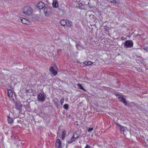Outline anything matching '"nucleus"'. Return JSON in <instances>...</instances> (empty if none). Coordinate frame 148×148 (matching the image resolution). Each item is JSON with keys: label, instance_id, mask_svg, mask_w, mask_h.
I'll use <instances>...</instances> for the list:
<instances>
[{"label": "nucleus", "instance_id": "38", "mask_svg": "<svg viewBox=\"0 0 148 148\" xmlns=\"http://www.w3.org/2000/svg\"><path fill=\"white\" fill-rule=\"evenodd\" d=\"M147 141H148V139H147Z\"/></svg>", "mask_w": 148, "mask_h": 148}, {"label": "nucleus", "instance_id": "8", "mask_svg": "<svg viewBox=\"0 0 148 148\" xmlns=\"http://www.w3.org/2000/svg\"><path fill=\"white\" fill-rule=\"evenodd\" d=\"M116 127L120 130L121 133L122 134H123L125 130L124 127L120 125L117 123H116Z\"/></svg>", "mask_w": 148, "mask_h": 148}, {"label": "nucleus", "instance_id": "5", "mask_svg": "<svg viewBox=\"0 0 148 148\" xmlns=\"http://www.w3.org/2000/svg\"><path fill=\"white\" fill-rule=\"evenodd\" d=\"M118 99L119 101L123 103L125 106H128L125 99L124 98L122 95H121L120 96L118 97Z\"/></svg>", "mask_w": 148, "mask_h": 148}, {"label": "nucleus", "instance_id": "9", "mask_svg": "<svg viewBox=\"0 0 148 148\" xmlns=\"http://www.w3.org/2000/svg\"><path fill=\"white\" fill-rule=\"evenodd\" d=\"M15 108L16 109L18 110H20L21 108L22 107V105L21 103H18V102H16L15 103Z\"/></svg>", "mask_w": 148, "mask_h": 148}, {"label": "nucleus", "instance_id": "27", "mask_svg": "<svg viewBox=\"0 0 148 148\" xmlns=\"http://www.w3.org/2000/svg\"><path fill=\"white\" fill-rule=\"evenodd\" d=\"M93 130V129L92 127L88 128V132H91Z\"/></svg>", "mask_w": 148, "mask_h": 148}, {"label": "nucleus", "instance_id": "25", "mask_svg": "<svg viewBox=\"0 0 148 148\" xmlns=\"http://www.w3.org/2000/svg\"><path fill=\"white\" fill-rule=\"evenodd\" d=\"M64 108L66 109L67 110L69 108V105L68 104H64L63 106Z\"/></svg>", "mask_w": 148, "mask_h": 148}, {"label": "nucleus", "instance_id": "22", "mask_svg": "<svg viewBox=\"0 0 148 148\" xmlns=\"http://www.w3.org/2000/svg\"><path fill=\"white\" fill-rule=\"evenodd\" d=\"M71 23H70L69 21L67 20L65 25L66 27H70L71 26Z\"/></svg>", "mask_w": 148, "mask_h": 148}, {"label": "nucleus", "instance_id": "14", "mask_svg": "<svg viewBox=\"0 0 148 148\" xmlns=\"http://www.w3.org/2000/svg\"><path fill=\"white\" fill-rule=\"evenodd\" d=\"M20 20L23 24H28L29 23V22L27 20L24 18H20Z\"/></svg>", "mask_w": 148, "mask_h": 148}, {"label": "nucleus", "instance_id": "3", "mask_svg": "<svg viewBox=\"0 0 148 148\" xmlns=\"http://www.w3.org/2000/svg\"><path fill=\"white\" fill-rule=\"evenodd\" d=\"M133 42L131 40H127L126 41L124 44L125 48H131L133 46Z\"/></svg>", "mask_w": 148, "mask_h": 148}, {"label": "nucleus", "instance_id": "28", "mask_svg": "<svg viewBox=\"0 0 148 148\" xmlns=\"http://www.w3.org/2000/svg\"><path fill=\"white\" fill-rule=\"evenodd\" d=\"M73 142V139H72V138H71L68 141V143L69 144L72 143Z\"/></svg>", "mask_w": 148, "mask_h": 148}, {"label": "nucleus", "instance_id": "26", "mask_svg": "<svg viewBox=\"0 0 148 148\" xmlns=\"http://www.w3.org/2000/svg\"><path fill=\"white\" fill-rule=\"evenodd\" d=\"M108 1L111 2V3H118V2L116 1V0H107Z\"/></svg>", "mask_w": 148, "mask_h": 148}, {"label": "nucleus", "instance_id": "23", "mask_svg": "<svg viewBox=\"0 0 148 148\" xmlns=\"http://www.w3.org/2000/svg\"><path fill=\"white\" fill-rule=\"evenodd\" d=\"M113 93L114 95H115L116 96H120L121 95L120 94V93L118 92H116L115 91H113Z\"/></svg>", "mask_w": 148, "mask_h": 148}, {"label": "nucleus", "instance_id": "33", "mask_svg": "<svg viewBox=\"0 0 148 148\" xmlns=\"http://www.w3.org/2000/svg\"><path fill=\"white\" fill-rule=\"evenodd\" d=\"M66 117L68 118H71V115L70 114H66Z\"/></svg>", "mask_w": 148, "mask_h": 148}, {"label": "nucleus", "instance_id": "4", "mask_svg": "<svg viewBox=\"0 0 148 148\" xmlns=\"http://www.w3.org/2000/svg\"><path fill=\"white\" fill-rule=\"evenodd\" d=\"M45 97L44 92L40 93L38 95L37 99L39 101L43 102L45 100Z\"/></svg>", "mask_w": 148, "mask_h": 148}, {"label": "nucleus", "instance_id": "10", "mask_svg": "<svg viewBox=\"0 0 148 148\" xmlns=\"http://www.w3.org/2000/svg\"><path fill=\"white\" fill-rule=\"evenodd\" d=\"M49 71L53 74L55 76L57 75V71L54 70V68L53 66H51L50 67Z\"/></svg>", "mask_w": 148, "mask_h": 148}, {"label": "nucleus", "instance_id": "20", "mask_svg": "<svg viewBox=\"0 0 148 148\" xmlns=\"http://www.w3.org/2000/svg\"><path fill=\"white\" fill-rule=\"evenodd\" d=\"M77 85L80 89L83 90L84 91H86V90L83 87H82V84H77Z\"/></svg>", "mask_w": 148, "mask_h": 148}, {"label": "nucleus", "instance_id": "36", "mask_svg": "<svg viewBox=\"0 0 148 148\" xmlns=\"http://www.w3.org/2000/svg\"><path fill=\"white\" fill-rule=\"evenodd\" d=\"M32 95H33V96H35V95L34 94H33Z\"/></svg>", "mask_w": 148, "mask_h": 148}, {"label": "nucleus", "instance_id": "11", "mask_svg": "<svg viewBox=\"0 0 148 148\" xmlns=\"http://www.w3.org/2000/svg\"><path fill=\"white\" fill-rule=\"evenodd\" d=\"M52 5L53 7L54 8H57L58 6V1L56 0L53 1L52 3Z\"/></svg>", "mask_w": 148, "mask_h": 148}, {"label": "nucleus", "instance_id": "7", "mask_svg": "<svg viewBox=\"0 0 148 148\" xmlns=\"http://www.w3.org/2000/svg\"><path fill=\"white\" fill-rule=\"evenodd\" d=\"M45 4L42 2H40L37 4V7L40 9H42L45 8L46 6Z\"/></svg>", "mask_w": 148, "mask_h": 148}, {"label": "nucleus", "instance_id": "12", "mask_svg": "<svg viewBox=\"0 0 148 148\" xmlns=\"http://www.w3.org/2000/svg\"><path fill=\"white\" fill-rule=\"evenodd\" d=\"M78 138L79 136H77V134L76 133H75L73 134L72 137H71L72 139L74 141L77 139Z\"/></svg>", "mask_w": 148, "mask_h": 148}, {"label": "nucleus", "instance_id": "37", "mask_svg": "<svg viewBox=\"0 0 148 148\" xmlns=\"http://www.w3.org/2000/svg\"><path fill=\"white\" fill-rule=\"evenodd\" d=\"M146 66H147V67H148V66H147V65H146Z\"/></svg>", "mask_w": 148, "mask_h": 148}, {"label": "nucleus", "instance_id": "19", "mask_svg": "<svg viewBox=\"0 0 148 148\" xmlns=\"http://www.w3.org/2000/svg\"><path fill=\"white\" fill-rule=\"evenodd\" d=\"M77 6L78 8L81 9H83L84 8V5L81 3H78L77 4Z\"/></svg>", "mask_w": 148, "mask_h": 148}, {"label": "nucleus", "instance_id": "1", "mask_svg": "<svg viewBox=\"0 0 148 148\" xmlns=\"http://www.w3.org/2000/svg\"><path fill=\"white\" fill-rule=\"evenodd\" d=\"M22 11L24 15L28 16L31 14L32 12V8L29 5L24 7L22 8Z\"/></svg>", "mask_w": 148, "mask_h": 148}, {"label": "nucleus", "instance_id": "6", "mask_svg": "<svg viewBox=\"0 0 148 148\" xmlns=\"http://www.w3.org/2000/svg\"><path fill=\"white\" fill-rule=\"evenodd\" d=\"M56 148H61L62 144L61 140L59 139H57L56 141Z\"/></svg>", "mask_w": 148, "mask_h": 148}, {"label": "nucleus", "instance_id": "17", "mask_svg": "<svg viewBox=\"0 0 148 148\" xmlns=\"http://www.w3.org/2000/svg\"><path fill=\"white\" fill-rule=\"evenodd\" d=\"M66 19H62L60 21V23L62 25L64 26L66 24Z\"/></svg>", "mask_w": 148, "mask_h": 148}, {"label": "nucleus", "instance_id": "15", "mask_svg": "<svg viewBox=\"0 0 148 148\" xmlns=\"http://www.w3.org/2000/svg\"><path fill=\"white\" fill-rule=\"evenodd\" d=\"M66 131L65 130H64L62 132L61 135V138L62 140H64L66 136Z\"/></svg>", "mask_w": 148, "mask_h": 148}, {"label": "nucleus", "instance_id": "31", "mask_svg": "<svg viewBox=\"0 0 148 148\" xmlns=\"http://www.w3.org/2000/svg\"><path fill=\"white\" fill-rule=\"evenodd\" d=\"M143 49H144V50H145L147 51L148 52V46H147V47H144L143 48Z\"/></svg>", "mask_w": 148, "mask_h": 148}, {"label": "nucleus", "instance_id": "13", "mask_svg": "<svg viewBox=\"0 0 148 148\" xmlns=\"http://www.w3.org/2000/svg\"><path fill=\"white\" fill-rule=\"evenodd\" d=\"M7 117L8 121V123L10 124L13 123L14 122L13 118H12L11 117H10L9 115Z\"/></svg>", "mask_w": 148, "mask_h": 148}, {"label": "nucleus", "instance_id": "30", "mask_svg": "<svg viewBox=\"0 0 148 148\" xmlns=\"http://www.w3.org/2000/svg\"><path fill=\"white\" fill-rule=\"evenodd\" d=\"M64 98L62 99L60 101V103L61 105H62L63 103H64Z\"/></svg>", "mask_w": 148, "mask_h": 148}, {"label": "nucleus", "instance_id": "34", "mask_svg": "<svg viewBox=\"0 0 148 148\" xmlns=\"http://www.w3.org/2000/svg\"><path fill=\"white\" fill-rule=\"evenodd\" d=\"M79 45L77 44V45H76V47L77 49H79Z\"/></svg>", "mask_w": 148, "mask_h": 148}, {"label": "nucleus", "instance_id": "24", "mask_svg": "<svg viewBox=\"0 0 148 148\" xmlns=\"http://www.w3.org/2000/svg\"><path fill=\"white\" fill-rule=\"evenodd\" d=\"M102 88L103 89L105 90H106V91H109L110 90V89H111L110 88H109V87H105V86H103L102 87Z\"/></svg>", "mask_w": 148, "mask_h": 148}, {"label": "nucleus", "instance_id": "29", "mask_svg": "<svg viewBox=\"0 0 148 148\" xmlns=\"http://www.w3.org/2000/svg\"><path fill=\"white\" fill-rule=\"evenodd\" d=\"M26 92H29V93H31L32 92H33V90L32 89H28L27 90Z\"/></svg>", "mask_w": 148, "mask_h": 148}, {"label": "nucleus", "instance_id": "35", "mask_svg": "<svg viewBox=\"0 0 148 148\" xmlns=\"http://www.w3.org/2000/svg\"><path fill=\"white\" fill-rule=\"evenodd\" d=\"M62 112L63 114H64L65 112H64V111H63Z\"/></svg>", "mask_w": 148, "mask_h": 148}, {"label": "nucleus", "instance_id": "2", "mask_svg": "<svg viewBox=\"0 0 148 148\" xmlns=\"http://www.w3.org/2000/svg\"><path fill=\"white\" fill-rule=\"evenodd\" d=\"M44 9V13L45 16H46L51 14L53 11L52 8L47 5H46Z\"/></svg>", "mask_w": 148, "mask_h": 148}, {"label": "nucleus", "instance_id": "21", "mask_svg": "<svg viewBox=\"0 0 148 148\" xmlns=\"http://www.w3.org/2000/svg\"><path fill=\"white\" fill-rule=\"evenodd\" d=\"M92 63L89 61H86L84 62V64L85 65H92Z\"/></svg>", "mask_w": 148, "mask_h": 148}, {"label": "nucleus", "instance_id": "18", "mask_svg": "<svg viewBox=\"0 0 148 148\" xmlns=\"http://www.w3.org/2000/svg\"><path fill=\"white\" fill-rule=\"evenodd\" d=\"M53 101H54V105L57 108H58V107H59L58 106H59V105L58 104L59 101H58V99H57L56 100H53Z\"/></svg>", "mask_w": 148, "mask_h": 148}, {"label": "nucleus", "instance_id": "16", "mask_svg": "<svg viewBox=\"0 0 148 148\" xmlns=\"http://www.w3.org/2000/svg\"><path fill=\"white\" fill-rule=\"evenodd\" d=\"M8 96L10 97H12L13 93L11 90L9 89L8 91Z\"/></svg>", "mask_w": 148, "mask_h": 148}, {"label": "nucleus", "instance_id": "32", "mask_svg": "<svg viewBox=\"0 0 148 148\" xmlns=\"http://www.w3.org/2000/svg\"><path fill=\"white\" fill-rule=\"evenodd\" d=\"M85 148H92L91 147V146H89L88 145H86V146L85 147Z\"/></svg>", "mask_w": 148, "mask_h": 148}]
</instances>
